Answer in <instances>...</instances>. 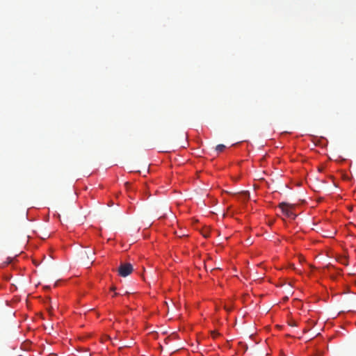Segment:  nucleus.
I'll list each match as a JSON object with an SVG mask.
<instances>
[{"label": "nucleus", "instance_id": "nucleus-1", "mask_svg": "<svg viewBox=\"0 0 356 356\" xmlns=\"http://www.w3.org/2000/svg\"><path fill=\"white\" fill-rule=\"evenodd\" d=\"M94 254H95V252L92 250H90L89 251L83 250L81 253L80 259L84 264L88 265V264H92L93 262Z\"/></svg>", "mask_w": 356, "mask_h": 356}, {"label": "nucleus", "instance_id": "nucleus-2", "mask_svg": "<svg viewBox=\"0 0 356 356\" xmlns=\"http://www.w3.org/2000/svg\"><path fill=\"white\" fill-rule=\"evenodd\" d=\"M118 271L120 276L125 277L132 273L133 266L129 263H123L120 265Z\"/></svg>", "mask_w": 356, "mask_h": 356}, {"label": "nucleus", "instance_id": "nucleus-3", "mask_svg": "<svg viewBox=\"0 0 356 356\" xmlns=\"http://www.w3.org/2000/svg\"><path fill=\"white\" fill-rule=\"evenodd\" d=\"M279 207L287 217L295 218L296 215L292 211V209L294 207L293 204L286 202H281L279 204Z\"/></svg>", "mask_w": 356, "mask_h": 356}, {"label": "nucleus", "instance_id": "nucleus-4", "mask_svg": "<svg viewBox=\"0 0 356 356\" xmlns=\"http://www.w3.org/2000/svg\"><path fill=\"white\" fill-rule=\"evenodd\" d=\"M239 195L243 200H248L250 198V193L248 191H242Z\"/></svg>", "mask_w": 356, "mask_h": 356}, {"label": "nucleus", "instance_id": "nucleus-5", "mask_svg": "<svg viewBox=\"0 0 356 356\" xmlns=\"http://www.w3.org/2000/svg\"><path fill=\"white\" fill-rule=\"evenodd\" d=\"M225 149V146L222 144L218 145L216 147V150L218 152H222Z\"/></svg>", "mask_w": 356, "mask_h": 356}, {"label": "nucleus", "instance_id": "nucleus-6", "mask_svg": "<svg viewBox=\"0 0 356 356\" xmlns=\"http://www.w3.org/2000/svg\"><path fill=\"white\" fill-rule=\"evenodd\" d=\"M289 325H291V326H296V323L294 321H293V322L289 323Z\"/></svg>", "mask_w": 356, "mask_h": 356}, {"label": "nucleus", "instance_id": "nucleus-7", "mask_svg": "<svg viewBox=\"0 0 356 356\" xmlns=\"http://www.w3.org/2000/svg\"><path fill=\"white\" fill-rule=\"evenodd\" d=\"M218 334V333H216V332H212V335H213V337H216V336H217Z\"/></svg>", "mask_w": 356, "mask_h": 356}, {"label": "nucleus", "instance_id": "nucleus-8", "mask_svg": "<svg viewBox=\"0 0 356 356\" xmlns=\"http://www.w3.org/2000/svg\"><path fill=\"white\" fill-rule=\"evenodd\" d=\"M111 290H112V291H115V287L113 286V287L111 288Z\"/></svg>", "mask_w": 356, "mask_h": 356}, {"label": "nucleus", "instance_id": "nucleus-9", "mask_svg": "<svg viewBox=\"0 0 356 356\" xmlns=\"http://www.w3.org/2000/svg\"><path fill=\"white\" fill-rule=\"evenodd\" d=\"M118 293H114V295H113V296H118Z\"/></svg>", "mask_w": 356, "mask_h": 356}]
</instances>
